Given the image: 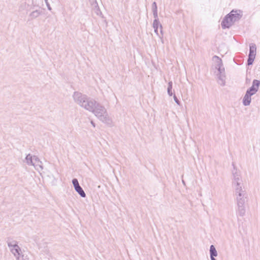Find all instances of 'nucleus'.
<instances>
[{"mask_svg":"<svg viewBox=\"0 0 260 260\" xmlns=\"http://www.w3.org/2000/svg\"><path fill=\"white\" fill-rule=\"evenodd\" d=\"M72 98L76 104L92 113L99 120L107 125L112 124V119L106 108L95 100L79 91H75Z\"/></svg>","mask_w":260,"mask_h":260,"instance_id":"nucleus-1","label":"nucleus"},{"mask_svg":"<svg viewBox=\"0 0 260 260\" xmlns=\"http://www.w3.org/2000/svg\"><path fill=\"white\" fill-rule=\"evenodd\" d=\"M243 16V12L240 10H233L226 15L222 20L221 25L222 28H229L236 22L239 21Z\"/></svg>","mask_w":260,"mask_h":260,"instance_id":"nucleus-2","label":"nucleus"},{"mask_svg":"<svg viewBox=\"0 0 260 260\" xmlns=\"http://www.w3.org/2000/svg\"><path fill=\"white\" fill-rule=\"evenodd\" d=\"M25 162L28 166H34L35 169L41 174V172L43 169L42 162L37 156L28 154L25 157Z\"/></svg>","mask_w":260,"mask_h":260,"instance_id":"nucleus-3","label":"nucleus"},{"mask_svg":"<svg viewBox=\"0 0 260 260\" xmlns=\"http://www.w3.org/2000/svg\"><path fill=\"white\" fill-rule=\"evenodd\" d=\"M237 204V214L238 216H243L246 213V202L247 195L236 197Z\"/></svg>","mask_w":260,"mask_h":260,"instance_id":"nucleus-4","label":"nucleus"},{"mask_svg":"<svg viewBox=\"0 0 260 260\" xmlns=\"http://www.w3.org/2000/svg\"><path fill=\"white\" fill-rule=\"evenodd\" d=\"M232 186L235 190L236 197L247 195L243 186V180L238 182H232Z\"/></svg>","mask_w":260,"mask_h":260,"instance_id":"nucleus-5","label":"nucleus"},{"mask_svg":"<svg viewBox=\"0 0 260 260\" xmlns=\"http://www.w3.org/2000/svg\"><path fill=\"white\" fill-rule=\"evenodd\" d=\"M8 246L10 248L11 252L17 260H20V256L21 254V250L17 244L16 241H11L8 242Z\"/></svg>","mask_w":260,"mask_h":260,"instance_id":"nucleus-6","label":"nucleus"},{"mask_svg":"<svg viewBox=\"0 0 260 260\" xmlns=\"http://www.w3.org/2000/svg\"><path fill=\"white\" fill-rule=\"evenodd\" d=\"M256 47L254 44L250 45L249 53L248 55V58L247 60V63L248 65L252 64L256 55Z\"/></svg>","mask_w":260,"mask_h":260,"instance_id":"nucleus-7","label":"nucleus"},{"mask_svg":"<svg viewBox=\"0 0 260 260\" xmlns=\"http://www.w3.org/2000/svg\"><path fill=\"white\" fill-rule=\"evenodd\" d=\"M213 60L215 63V68L218 70L219 73H223L224 68L223 67L221 59L217 56H214Z\"/></svg>","mask_w":260,"mask_h":260,"instance_id":"nucleus-8","label":"nucleus"},{"mask_svg":"<svg viewBox=\"0 0 260 260\" xmlns=\"http://www.w3.org/2000/svg\"><path fill=\"white\" fill-rule=\"evenodd\" d=\"M260 85V81L257 80H254L252 82V86L247 91L253 95L257 91Z\"/></svg>","mask_w":260,"mask_h":260,"instance_id":"nucleus-9","label":"nucleus"},{"mask_svg":"<svg viewBox=\"0 0 260 260\" xmlns=\"http://www.w3.org/2000/svg\"><path fill=\"white\" fill-rule=\"evenodd\" d=\"M233 179L232 182H238L242 180L240 172L235 168H234V170H233Z\"/></svg>","mask_w":260,"mask_h":260,"instance_id":"nucleus-10","label":"nucleus"},{"mask_svg":"<svg viewBox=\"0 0 260 260\" xmlns=\"http://www.w3.org/2000/svg\"><path fill=\"white\" fill-rule=\"evenodd\" d=\"M253 94L249 92L248 91H246L245 95H244L243 99V104L244 106H248L250 105L251 103V96Z\"/></svg>","mask_w":260,"mask_h":260,"instance_id":"nucleus-11","label":"nucleus"},{"mask_svg":"<svg viewBox=\"0 0 260 260\" xmlns=\"http://www.w3.org/2000/svg\"><path fill=\"white\" fill-rule=\"evenodd\" d=\"M159 26L160 27V29H161V32L162 31L161 30V28H162V26H161V25L160 24L159 21L157 19H155V20L153 21V27L154 29V32L157 35H158V27Z\"/></svg>","mask_w":260,"mask_h":260,"instance_id":"nucleus-12","label":"nucleus"},{"mask_svg":"<svg viewBox=\"0 0 260 260\" xmlns=\"http://www.w3.org/2000/svg\"><path fill=\"white\" fill-rule=\"evenodd\" d=\"M218 83L221 86L225 85V76L224 72L223 73H219L218 75Z\"/></svg>","mask_w":260,"mask_h":260,"instance_id":"nucleus-13","label":"nucleus"},{"mask_svg":"<svg viewBox=\"0 0 260 260\" xmlns=\"http://www.w3.org/2000/svg\"><path fill=\"white\" fill-rule=\"evenodd\" d=\"M209 251L210 257H216L217 256V251L214 245L210 246Z\"/></svg>","mask_w":260,"mask_h":260,"instance_id":"nucleus-14","label":"nucleus"},{"mask_svg":"<svg viewBox=\"0 0 260 260\" xmlns=\"http://www.w3.org/2000/svg\"><path fill=\"white\" fill-rule=\"evenodd\" d=\"M77 192L79 193V194L82 198L86 197V193L82 189V188L80 186L75 189Z\"/></svg>","mask_w":260,"mask_h":260,"instance_id":"nucleus-15","label":"nucleus"},{"mask_svg":"<svg viewBox=\"0 0 260 260\" xmlns=\"http://www.w3.org/2000/svg\"><path fill=\"white\" fill-rule=\"evenodd\" d=\"M41 13L39 10H36V11L32 12L30 13V16L32 18H36L38 17V16H39L40 15Z\"/></svg>","mask_w":260,"mask_h":260,"instance_id":"nucleus-16","label":"nucleus"},{"mask_svg":"<svg viewBox=\"0 0 260 260\" xmlns=\"http://www.w3.org/2000/svg\"><path fill=\"white\" fill-rule=\"evenodd\" d=\"M72 183L73 184L75 189L80 187L78 181L76 178H74L72 180Z\"/></svg>","mask_w":260,"mask_h":260,"instance_id":"nucleus-17","label":"nucleus"},{"mask_svg":"<svg viewBox=\"0 0 260 260\" xmlns=\"http://www.w3.org/2000/svg\"><path fill=\"white\" fill-rule=\"evenodd\" d=\"M152 11H157V5H156V3L155 2H154L152 3Z\"/></svg>","mask_w":260,"mask_h":260,"instance_id":"nucleus-18","label":"nucleus"},{"mask_svg":"<svg viewBox=\"0 0 260 260\" xmlns=\"http://www.w3.org/2000/svg\"><path fill=\"white\" fill-rule=\"evenodd\" d=\"M172 88L173 87H168L167 92L169 96H172L173 94L172 90Z\"/></svg>","mask_w":260,"mask_h":260,"instance_id":"nucleus-19","label":"nucleus"},{"mask_svg":"<svg viewBox=\"0 0 260 260\" xmlns=\"http://www.w3.org/2000/svg\"><path fill=\"white\" fill-rule=\"evenodd\" d=\"M173 99L175 102V103L179 106L180 105V101L178 100L177 98L176 97V96L174 94L173 95Z\"/></svg>","mask_w":260,"mask_h":260,"instance_id":"nucleus-20","label":"nucleus"},{"mask_svg":"<svg viewBox=\"0 0 260 260\" xmlns=\"http://www.w3.org/2000/svg\"><path fill=\"white\" fill-rule=\"evenodd\" d=\"M44 1H45V2L46 4V6H47V7L48 8V9L49 10H51V7H50V6L48 2V0H44Z\"/></svg>","mask_w":260,"mask_h":260,"instance_id":"nucleus-21","label":"nucleus"},{"mask_svg":"<svg viewBox=\"0 0 260 260\" xmlns=\"http://www.w3.org/2000/svg\"><path fill=\"white\" fill-rule=\"evenodd\" d=\"M153 16L155 19H157V11H153Z\"/></svg>","mask_w":260,"mask_h":260,"instance_id":"nucleus-22","label":"nucleus"},{"mask_svg":"<svg viewBox=\"0 0 260 260\" xmlns=\"http://www.w3.org/2000/svg\"><path fill=\"white\" fill-rule=\"evenodd\" d=\"M168 87H173V83L172 81H170L168 83Z\"/></svg>","mask_w":260,"mask_h":260,"instance_id":"nucleus-23","label":"nucleus"},{"mask_svg":"<svg viewBox=\"0 0 260 260\" xmlns=\"http://www.w3.org/2000/svg\"><path fill=\"white\" fill-rule=\"evenodd\" d=\"M91 124L93 127H95V124L92 121H91Z\"/></svg>","mask_w":260,"mask_h":260,"instance_id":"nucleus-24","label":"nucleus"},{"mask_svg":"<svg viewBox=\"0 0 260 260\" xmlns=\"http://www.w3.org/2000/svg\"><path fill=\"white\" fill-rule=\"evenodd\" d=\"M211 260H216L215 257H210Z\"/></svg>","mask_w":260,"mask_h":260,"instance_id":"nucleus-25","label":"nucleus"}]
</instances>
